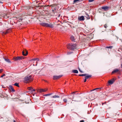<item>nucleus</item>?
<instances>
[{
	"label": "nucleus",
	"instance_id": "nucleus-32",
	"mask_svg": "<svg viewBox=\"0 0 122 122\" xmlns=\"http://www.w3.org/2000/svg\"><path fill=\"white\" fill-rule=\"evenodd\" d=\"M3 69H0V73L2 72L3 71Z\"/></svg>",
	"mask_w": 122,
	"mask_h": 122
},
{
	"label": "nucleus",
	"instance_id": "nucleus-26",
	"mask_svg": "<svg viewBox=\"0 0 122 122\" xmlns=\"http://www.w3.org/2000/svg\"><path fill=\"white\" fill-rule=\"evenodd\" d=\"M116 79V78H113L112 79V81H113V82H114Z\"/></svg>",
	"mask_w": 122,
	"mask_h": 122
},
{
	"label": "nucleus",
	"instance_id": "nucleus-46",
	"mask_svg": "<svg viewBox=\"0 0 122 122\" xmlns=\"http://www.w3.org/2000/svg\"><path fill=\"white\" fill-rule=\"evenodd\" d=\"M121 68H122V65H121Z\"/></svg>",
	"mask_w": 122,
	"mask_h": 122
},
{
	"label": "nucleus",
	"instance_id": "nucleus-6",
	"mask_svg": "<svg viewBox=\"0 0 122 122\" xmlns=\"http://www.w3.org/2000/svg\"><path fill=\"white\" fill-rule=\"evenodd\" d=\"M47 27H49L50 28H53L54 27L53 25L50 23L49 24L47 23Z\"/></svg>",
	"mask_w": 122,
	"mask_h": 122
},
{
	"label": "nucleus",
	"instance_id": "nucleus-18",
	"mask_svg": "<svg viewBox=\"0 0 122 122\" xmlns=\"http://www.w3.org/2000/svg\"><path fill=\"white\" fill-rule=\"evenodd\" d=\"M108 83L109 84H112L113 83V81L112 80H109L108 81Z\"/></svg>",
	"mask_w": 122,
	"mask_h": 122
},
{
	"label": "nucleus",
	"instance_id": "nucleus-15",
	"mask_svg": "<svg viewBox=\"0 0 122 122\" xmlns=\"http://www.w3.org/2000/svg\"><path fill=\"white\" fill-rule=\"evenodd\" d=\"M86 16H85L87 18V19H90V16H89V15L88 14H87L86 13Z\"/></svg>",
	"mask_w": 122,
	"mask_h": 122
},
{
	"label": "nucleus",
	"instance_id": "nucleus-8",
	"mask_svg": "<svg viewBox=\"0 0 122 122\" xmlns=\"http://www.w3.org/2000/svg\"><path fill=\"white\" fill-rule=\"evenodd\" d=\"M109 7L108 6H103L102 7V9L105 10H108Z\"/></svg>",
	"mask_w": 122,
	"mask_h": 122
},
{
	"label": "nucleus",
	"instance_id": "nucleus-4",
	"mask_svg": "<svg viewBox=\"0 0 122 122\" xmlns=\"http://www.w3.org/2000/svg\"><path fill=\"white\" fill-rule=\"evenodd\" d=\"M78 19L79 21H84L85 20V18L83 16H78Z\"/></svg>",
	"mask_w": 122,
	"mask_h": 122
},
{
	"label": "nucleus",
	"instance_id": "nucleus-10",
	"mask_svg": "<svg viewBox=\"0 0 122 122\" xmlns=\"http://www.w3.org/2000/svg\"><path fill=\"white\" fill-rule=\"evenodd\" d=\"M4 59L5 61L6 62L10 63H11V61L8 58H4Z\"/></svg>",
	"mask_w": 122,
	"mask_h": 122
},
{
	"label": "nucleus",
	"instance_id": "nucleus-44",
	"mask_svg": "<svg viewBox=\"0 0 122 122\" xmlns=\"http://www.w3.org/2000/svg\"><path fill=\"white\" fill-rule=\"evenodd\" d=\"M106 102H105L104 103V104H106Z\"/></svg>",
	"mask_w": 122,
	"mask_h": 122
},
{
	"label": "nucleus",
	"instance_id": "nucleus-34",
	"mask_svg": "<svg viewBox=\"0 0 122 122\" xmlns=\"http://www.w3.org/2000/svg\"><path fill=\"white\" fill-rule=\"evenodd\" d=\"M35 91V90L34 89L32 88V90L31 91V92H34Z\"/></svg>",
	"mask_w": 122,
	"mask_h": 122
},
{
	"label": "nucleus",
	"instance_id": "nucleus-28",
	"mask_svg": "<svg viewBox=\"0 0 122 122\" xmlns=\"http://www.w3.org/2000/svg\"><path fill=\"white\" fill-rule=\"evenodd\" d=\"M81 0H74V2H75L78 1H81Z\"/></svg>",
	"mask_w": 122,
	"mask_h": 122
},
{
	"label": "nucleus",
	"instance_id": "nucleus-43",
	"mask_svg": "<svg viewBox=\"0 0 122 122\" xmlns=\"http://www.w3.org/2000/svg\"><path fill=\"white\" fill-rule=\"evenodd\" d=\"M106 102H105L104 103V104H106Z\"/></svg>",
	"mask_w": 122,
	"mask_h": 122
},
{
	"label": "nucleus",
	"instance_id": "nucleus-27",
	"mask_svg": "<svg viewBox=\"0 0 122 122\" xmlns=\"http://www.w3.org/2000/svg\"><path fill=\"white\" fill-rule=\"evenodd\" d=\"M32 88L30 87H29L28 88V89L30 91H31L32 90Z\"/></svg>",
	"mask_w": 122,
	"mask_h": 122
},
{
	"label": "nucleus",
	"instance_id": "nucleus-23",
	"mask_svg": "<svg viewBox=\"0 0 122 122\" xmlns=\"http://www.w3.org/2000/svg\"><path fill=\"white\" fill-rule=\"evenodd\" d=\"M14 85L15 86H17L18 87H19L18 83H15Z\"/></svg>",
	"mask_w": 122,
	"mask_h": 122
},
{
	"label": "nucleus",
	"instance_id": "nucleus-17",
	"mask_svg": "<svg viewBox=\"0 0 122 122\" xmlns=\"http://www.w3.org/2000/svg\"><path fill=\"white\" fill-rule=\"evenodd\" d=\"M70 39L72 41H74L75 40V39L74 37L72 36H71L70 37Z\"/></svg>",
	"mask_w": 122,
	"mask_h": 122
},
{
	"label": "nucleus",
	"instance_id": "nucleus-39",
	"mask_svg": "<svg viewBox=\"0 0 122 122\" xmlns=\"http://www.w3.org/2000/svg\"><path fill=\"white\" fill-rule=\"evenodd\" d=\"M2 87L3 88H5V87L4 86H3V85H2Z\"/></svg>",
	"mask_w": 122,
	"mask_h": 122
},
{
	"label": "nucleus",
	"instance_id": "nucleus-2",
	"mask_svg": "<svg viewBox=\"0 0 122 122\" xmlns=\"http://www.w3.org/2000/svg\"><path fill=\"white\" fill-rule=\"evenodd\" d=\"M33 80L31 75L27 76L24 78V82L25 83H27L30 82Z\"/></svg>",
	"mask_w": 122,
	"mask_h": 122
},
{
	"label": "nucleus",
	"instance_id": "nucleus-1",
	"mask_svg": "<svg viewBox=\"0 0 122 122\" xmlns=\"http://www.w3.org/2000/svg\"><path fill=\"white\" fill-rule=\"evenodd\" d=\"M67 46L68 48L72 50L75 49H76L77 48V45L76 44L73 43L69 44L67 45Z\"/></svg>",
	"mask_w": 122,
	"mask_h": 122
},
{
	"label": "nucleus",
	"instance_id": "nucleus-16",
	"mask_svg": "<svg viewBox=\"0 0 122 122\" xmlns=\"http://www.w3.org/2000/svg\"><path fill=\"white\" fill-rule=\"evenodd\" d=\"M72 72L74 73H77L78 72V71L76 70H73Z\"/></svg>",
	"mask_w": 122,
	"mask_h": 122
},
{
	"label": "nucleus",
	"instance_id": "nucleus-25",
	"mask_svg": "<svg viewBox=\"0 0 122 122\" xmlns=\"http://www.w3.org/2000/svg\"><path fill=\"white\" fill-rule=\"evenodd\" d=\"M67 100L65 98L63 100V101L65 103L66 102H67Z\"/></svg>",
	"mask_w": 122,
	"mask_h": 122
},
{
	"label": "nucleus",
	"instance_id": "nucleus-42",
	"mask_svg": "<svg viewBox=\"0 0 122 122\" xmlns=\"http://www.w3.org/2000/svg\"><path fill=\"white\" fill-rule=\"evenodd\" d=\"M60 16V15H59H59H58V17H59Z\"/></svg>",
	"mask_w": 122,
	"mask_h": 122
},
{
	"label": "nucleus",
	"instance_id": "nucleus-45",
	"mask_svg": "<svg viewBox=\"0 0 122 122\" xmlns=\"http://www.w3.org/2000/svg\"><path fill=\"white\" fill-rule=\"evenodd\" d=\"M13 122H16L15 121H14Z\"/></svg>",
	"mask_w": 122,
	"mask_h": 122
},
{
	"label": "nucleus",
	"instance_id": "nucleus-19",
	"mask_svg": "<svg viewBox=\"0 0 122 122\" xmlns=\"http://www.w3.org/2000/svg\"><path fill=\"white\" fill-rule=\"evenodd\" d=\"M52 98H59L60 97L58 96L57 95H55L54 96H53L51 97Z\"/></svg>",
	"mask_w": 122,
	"mask_h": 122
},
{
	"label": "nucleus",
	"instance_id": "nucleus-3",
	"mask_svg": "<svg viewBox=\"0 0 122 122\" xmlns=\"http://www.w3.org/2000/svg\"><path fill=\"white\" fill-rule=\"evenodd\" d=\"M23 59H24V57L23 56H17L14 57L13 59L15 61H17Z\"/></svg>",
	"mask_w": 122,
	"mask_h": 122
},
{
	"label": "nucleus",
	"instance_id": "nucleus-30",
	"mask_svg": "<svg viewBox=\"0 0 122 122\" xmlns=\"http://www.w3.org/2000/svg\"><path fill=\"white\" fill-rule=\"evenodd\" d=\"M106 47L107 48H112V46H109L107 47Z\"/></svg>",
	"mask_w": 122,
	"mask_h": 122
},
{
	"label": "nucleus",
	"instance_id": "nucleus-21",
	"mask_svg": "<svg viewBox=\"0 0 122 122\" xmlns=\"http://www.w3.org/2000/svg\"><path fill=\"white\" fill-rule=\"evenodd\" d=\"M87 75L86 74H80L79 75V76H86Z\"/></svg>",
	"mask_w": 122,
	"mask_h": 122
},
{
	"label": "nucleus",
	"instance_id": "nucleus-13",
	"mask_svg": "<svg viewBox=\"0 0 122 122\" xmlns=\"http://www.w3.org/2000/svg\"><path fill=\"white\" fill-rule=\"evenodd\" d=\"M119 70L118 69H116L114 70L112 72V73H114L117 72H118Z\"/></svg>",
	"mask_w": 122,
	"mask_h": 122
},
{
	"label": "nucleus",
	"instance_id": "nucleus-31",
	"mask_svg": "<svg viewBox=\"0 0 122 122\" xmlns=\"http://www.w3.org/2000/svg\"><path fill=\"white\" fill-rule=\"evenodd\" d=\"M102 88H96L95 89H94L93 90H92V91L94 90H97V89H101Z\"/></svg>",
	"mask_w": 122,
	"mask_h": 122
},
{
	"label": "nucleus",
	"instance_id": "nucleus-36",
	"mask_svg": "<svg viewBox=\"0 0 122 122\" xmlns=\"http://www.w3.org/2000/svg\"><path fill=\"white\" fill-rule=\"evenodd\" d=\"M86 78H85V79H84V82H86Z\"/></svg>",
	"mask_w": 122,
	"mask_h": 122
},
{
	"label": "nucleus",
	"instance_id": "nucleus-24",
	"mask_svg": "<svg viewBox=\"0 0 122 122\" xmlns=\"http://www.w3.org/2000/svg\"><path fill=\"white\" fill-rule=\"evenodd\" d=\"M33 60L34 61L36 60L37 61H39V59L38 58H36L33 59Z\"/></svg>",
	"mask_w": 122,
	"mask_h": 122
},
{
	"label": "nucleus",
	"instance_id": "nucleus-12",
	"mask_svg": "<svg viewBox=\"0 0 122 122\" xmlns=\"http://www.w3.org/2000/svg\"><path fill=\"white\" fill-rule=\"evenodd\" d=\"M75 94H74L73 95V94H71L69 97V99H73V96H74V95H75Z\"/></svg>",
	"mask_w": 122,
	"mask_h": 122
},
{
	"label": "nucleus",
	"instance_id": "nucleus-7",
	"mask_svg": "<svg viewBox=\"0 0 122 122\" xmlns=\"http://www.w3.org/2000/svg\"><path fill=\"white\" fill-rule=\"evenodd\" d=\"M47 23L45 22H42L40 24L41 25L43 26L46 27Z\"/></svg>",
	"mask_w": 122,
	"mask_h": 122
},
{
	"label": "nucleus",
	"instance_id": "nucleus-29",
	"mask_svg": "<svg viewBox=\"0 0 122 122\" xmlns=\"http://www.w3.org/2000/svg\"><path fill=\"white\" fill-rule=\"evenodd\" d=\"M104 27L105 28H106L107 27V25L106 24L104 25Z\"/></svg>",
	"mask_w": 122,
	"mask_h": 122
},
{
	"label": "nucleus",
	"instance_id": "nucleus-38",
	"mask_svg": "<svg viewBox=\"0 0 122 122\" xmlns=\"http://www.w3.org/2000/svg\"><path fill=\"white\" fill-rule=\"evenodd\" d=\"M80 122H84V120H81L80 121Z\"/></svg>",
	"mask_w": 122,
	"mask_h": 122
},
{
	"label": "nucleus",
	"instance_id": "nucleus-41",
	"mask_svg": "<svg viewBox=\"0 0 122 122\" xmlns=\"http://www.w3.org/2000/svg\"><path fill=\"white\" fill-rule=\"evenodd\" d=\"M104 104V103H102V105H103Z\"/></svg>",
	"mask_w": 122,
	"mask_h": 122
},
{
	"label": "nucleus",
	"instance_id": "nucleus-40",
	"mask_svg": "<svg viewBox=\"0 0 122 122\" xmlns=\"http://www.w3.org/2000/svg\"><path fill=\"white\" fill-rule=\"evenodd\" d=\"M3 3L1 1H0V3Z\"/></svg>",
	"mask_w": 122,
	"mask_h": 122
},
{
	"label": "nucleus",
	"instance_id": "nucleus-33",
	"mask_svg": "<svg viewBox=\"0 0 122 122\" xmlns=\"http://www.w3.org/2000/svg\"><path fill=\"white\" fill-rule=\"evenodd\" d=\"M5 76V74H3V75H2L1 76V77H2L3 76Z\"/></svg>",
	"mask_w": 122,
	"mask_h": 122
},
{
	"label": "nucleus",
	"instance_id": "nucleus-35",
	"mask_svg": "<svg viewBox=\"0 0 122 122\" xmlns=\"http://www.w3.org/2000/svg\"><path fill=\"white\" fill-rule=\"evenodd\" d=\"M79 71L81 72H83L81 71L79 68Z\"/></svg>",
	"mask_w": 122,
	"mask_h": 122
},
{
	"label": "nucleus",
	"instance_id": "nucleus-20",
	"mask_svg": "<svg viewBox=\"0 0 122 122\" xmlns=\"http://www.w3.org/2000/svg\"><path fill=\"white\" fill-rule=\"evenodd\" d=\"M52 94V93H49L47 94H45L44 95V96H50Z\"/></svg>",
	"mask_w": 122,
	"mask_h": 122
},
{
	"label": "nucleus",
	"instance_id": "nucleus-11",
	"mask_svg": "<svg viewBox=\"0 0 122 122\" xmlns=\"http://www.w3.org/2000/svg\"><path fill=\"white\" fill-rule=\"evenodd\" d=\"M28 54V52L27 51H26V53L25 54H24V51L23 50L22 52V55L23 56H26Z\"/></svg>",
	"mask_w": 122,
	"mask_h": 122
},
{
	"label": "nucleus",
	"instance_id": "nucleus-5",
	"mask_svg": "<svg viewBox=\"0 0 122 122\" xmlns=\"http://www.w3.org/2000/svg\"><path fill=\"white\" fill-rule=\"evenodd\" d=\"M62 76H53V79L54 80L58 79L61 78Z\"/></svg>",
	"mask_w": 122,
	"mask_h": 122
},
{
	"label": "nucleus",
	"instance_id": "nucleus-14",
	"mask_svg": "<svg viewBox=\"0 0 122 122\" xmlns=\"http://www.w3.org/2000/svg\"><path fill=\"white\" fill-rule=\"evenodd\" d=\"M92 75H86V76H85V78H86V79H89V78L91 77Z\"/></svg>",
	"mask_w": 122,
	"mask_h": 122
},
{
	"label": "nucleus",
	"instance_id": "nucleus-9",
	"mask_svg": "<svg viewBox=\"0 0 122 122\" xmlns=\"http://www.w3.org/2000/svg\"><path fill=\"white\" fill-rule=\"evenodd\" d=\"M9 87L11 91H12V92H14L15 91V90L13 88L12 86L11 85H10Z\"/></svg>",
	"mask_w": 122,
	"mask_h": 122
},
{
	"label": "nucleus",
	"instance_id": "nucleus-22",
	"mask_svg": "<svg viewBox=\"0 0 122 122\" xmlns=\"http://www.w3.org/2000/svg\"><path fill=\"white\" fill-rule=\"evenodd\" d=\"M39 92H45L44 89H40V90Z\"/></svg>",
	"mask_w": 122,
	"mask_h": 122
},
{
	"label": "nucleus",
	"instance_id": "nucleus-37",
	"mask_svg": "<svg viewBox=\"0 0 122 122\" xmlns=\"http://www.w3.org/2000/svg\"><path fill=\"white\" fill-rule=\"evenodd\" d=\"M44 89L45 92H46L48 90V89Z\"/></svg>",
	"mask_w": 122,
	"mask_h": 122
}]
</instances>
